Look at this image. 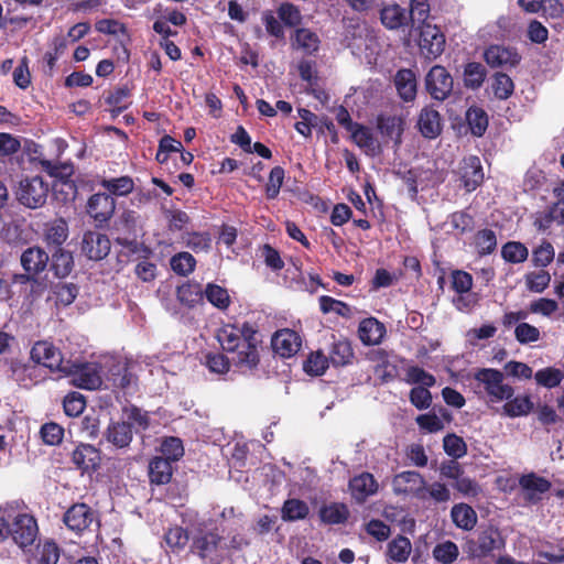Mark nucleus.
<instances>
[{"label":"nucleus","mask_w":564,"mask_h":564,"mask_svg":"<svg viewBox=\"0 0 564 564\" xmlns=\"http://www.w3.org/2000/svg\"><path fill=\"white\" fill-rule=\"evenodd\" d=\"M217 339L224 350L232 352V364L241 371H251L257 368L260 357L258 332L252 325L243 323L225 325L217 333Z\"/></svg>","instance_id":"nucleus-1"},{"label":"nucleus","mask_w":564,"mask_h":564,"mask_svg":"<svg viewBox=\"0 0 564 564\" xmlns=\"http://www.w3.org/2000/svg\"><path fill=\"white\" fill-rule=\"evenodd\" d=\"M476 389L489 403H500L514 394V389L505 382V375L494 368H480L474 373Z\"/></svg>","instance_id":"nucleus-2"},{"label":"nucleus","mask_w":564,"mask_h":564,"mask_svg":"<svg viewBox=\"0 0 564 564\" xmlns=\"http://www.w3.org/2000/svg\"><path fill=\"white\" fill-rule=\"evenodd\" d=\"M48 192V183L41 176H33L22 180L15 194L23 206L35 209L45 204Z\"/></svg>","instance_id":"nucleus-3"},{"label":"nucleus","mask_w":564,"mask_h":564,"mask_svg":"<svg viewBox=\"0 0 564 564\" xmlns=\"http://www.w3.org/2000/svg\"><path fill=\"white\" fill-rule=\"evenodd\" d=\"M193 550L209 564H220L229 555V547L214 532L202 533L193 541Z\"/></svg>","instance_id":"nucleus-4"},{"label":"nucleus","mask_w":564,"mask_h":564,"mask_svg":"<svg viewBox=\"0 0 564 564\" xmlns=\"http://www.w3.org/2000/svg\"><path fill=\"white\" fill-rule=\"evenodd\" d=\"M63 373L69 376L70 382L82 389L95 390L102 383L100 370L96 364H76L69 360Z\"/></svg>","instance_id":"nucleus-5"},{"label":"nucleus","mask_w":564,"mask_h":564,"mask_svg":"<svg viewBox=\"0 0 564 564\" xmlns=\"http://www.w3.org/2000/svg\"><path fill=\"white\" fill-rule=\"evenodd\" d=\"M502 544L500 532L494 527H487L480 529L476 538L467 540L466 552L470 557L481 558L500 549Z\"/></svg>","instance_id":"nucleus-6"},{"label":"nucleus","mask_w":564,"mask_h":564,"mask_svg":"<svg viewBox=\"0 0 564 564\" xmlns=\"http://www.w3.org/2000/svg\"><path fill=\"white\" fill-rule=\"evenodd\" d=\"M31 359L36 366H44L51 370L64 372L69 360L64 359L62 352L52 343L46 340L37 341L31 349Z\"/></svg>","instance_id":"nucleus-7"},{"label":"nucleus","mask_w":564,"mask_h":564,"mask_svg":"<svg viewBox=\"0 0 564 564\" xmlns=\"http://www.w3.org/2000/svg\"><path fill=\"white\" fill-rule=\"evenodd\" d=\"M424 477L414 470H405L392 478V489L395 495H403L424 500Z\"/></svg>","instance_id":"nucleus-8"},{"label":"nucleus","mask_w":564,"mask_h":564,"mask_svg":"<svg viewBox=\"0 0 564 564\" xmlns=\"http://www.w3.org/2000/svg\"><path fill=\"white\" fill-rule=\"evenodd\" d=\"M37 523L32 516L18 514L11 522L10 536L23 551L31 546L37 536Z\"/></svg>","instance_id":"nucleus-9"},{"label":"nucleus","mask_w":564,"mask_h":564,"mask_svg":"<svg viewBox=\"0 0 564 564\" xmlns=\"http://www.w3.org/2000/svg\"><path fill=\"white\" fill-rule=\"evenodd\" d=\"M425 86L436 100H445L453 90V77L444 66H433L426 75Z\"/></svg>","instance_id":"nucleus-10"},{"label":"nucleus","mask_w":564,"mask_h":564,"mask_svg":"<svg viewBox=\"0 0 564 564\" xmlns=\"http://www.w3.org/2000/svg\"><path fill=\"white\" fill-rule=\"evenodd\" d=\"M420 50L425 58H437L445 47V36L436 25L425 24L420 34Z\"/></svg>","instance_id":"nucleus-11"},{"label":"nucleus","mask_w":564,"mask_h":564,"mask_svg":"<svg viewBox=\"0 0 564 564\" xmlns=\"http://www.w3.org/2000/svg\"><path fill=\"white\" fill-rule=\"evenodd\" d=\"M109 238L97 231H87L83 236L82 252L94 261H99L106 258L110 251Z\"/></svg>","instance_id":"nucleus-12"},{"label":"nucleus","mask_w":564,"mask_h":564,"mask_svg":"<svg viewBox=\"0 0 564 564\" xmlns=\"http://www.w3.org/2000/svg\"><path fill=\"white\" fill-rule=\"evenodd\" d=\"M116 200L109 194H94L87 203L88 215L98 224L107 223L113 215Z\"/></svg>","instance_id":"nucleus-13"},{"label":"nucleus","mask_w":564,"mask_h":564,"mask_svg":"<svg viewBox=\"0 0 564 564\" xmlns=\"http://www.w3.org/2000/svg\"><path fill=\"white\" fill-rule=\"evenodd\" d=\"M107 381L115 388L131 393L137 386V378L133 372V365L126 361H117L109 369Z\"/></svg>","instance_id":"nucleus-14"},{"label":"nucleus","mask_w":564,"mask_h":564,"mask_svg":"<svg viewBox=\"0 0 564 564\" xmlns=\"http://www.w3.org/2000/svg\"><path fill=\"white\" fill-rule=\"evenodd\" d=\"M94 521V512L85 503L72 506L64 514V523L75 532H83Z\"/></svg>","instance_id":"nucleus-15"},{"label":"nucleus","mask_w":564,"mask_h":564,"mask_svg":"<svg viewBox=\"0 0 564 564\" xmlns=\"http://www.w3.org/2000/svg\"><path fill=\"white\" fill-rule=\"evenodd\" d=\"M519 484L523 490L525 500L533 503L540 501L542 495L547 492L551 488V482L546 478L540 477L533 473L523 475Z\"/></svg>","instance_id":"nucleus-16"},{"label":"nucleus","mask_w":564,"mask_h":564,"mask_svg":"<svg viewBox=\"0 0 564 564\" xmlns=\"http://www.w3.org/2000/svg\"><path fill=\"white\" fill-rule=\"evenodd\" d=\"M484 57L491 67H513L520 62V56L514 50L500 45L489 46Z\"/></svg>","instance_id":"nucleus-17"},{"label":"nucleus","mask_w":564,"mask_h":564,"mask_svg":"<svg viewBox=\"0 0 564 564\" xmlns=\"http://www.w3.org/2000/svg\"><path fill=\"white\" fill-rule=\"evenodd\" d=\"M301 347L299 335L291 329H282L272 337L273 350L283 358L295 355Z\"/></svg>","instance_id":"nucleus-18"},{"label":"nucleus","mask_w":564,"mask_h":564,"mask_svg":"<svg viewBox=\"0 0 564 564\" xmlns=\"http://www.w3.org/2000/svg\"><path fill=\"white\" fill-rule=\"evenodd\" d=\"M72 460L83 471H94L98 468L101 457L95 446L79 444L73 452Z\"/></svg>","instance_id":"nucleus-19"},{"label":"nucleus","mask_w":564,"mask_h":564,"mask_svg":"<svg viewBox=\"0 0 564 564\" xmlns=\"http://www.w3.org/2000/svg\"><path fill=\"white\" fill-rule=\"evenodd\" d=\"M462 181L467 192L475 191L484 181V172L480 159L470 155L463 161Z\"/></svg>","instance_id":"nucleus-20"},{"label":"nucleus","mask_w":564,"mask_h":564,"mask_svg":"<svg viewBox=\"0 0 564 564\" xmlns=\"http://www.w3.org/2000/svg\"><path fill=\"white\" fill-rule=\"evenodd\" d=\"M351 497L359 503L375 495L378 490V484L375 477L369 473H362L355 476L349 481Z\"/></svg>","instance_id":"nucleus-21"},{"label":"nucleus","mask_w":564,"mask_h":564,"mask_svg":"<svg viewBox=\"0 0 564 564\" xmlns=\"http://www.w3.org/2000/svg\"><path fill=\"white\" fill-rule=\"evenodd\" d=\"M417 128L422 135L427 139H435L442 132V119L437 110L425 107L421 110L417 119Z\"/></svg>","instance_id":"nucleus-22"},{"label":"nucleus","mask_w":564,"mask_h":564,"mask_svg":"<svg viewBox=\"0 0 564 564\" xmlns=\"http://www.w3.org/2000/svg\"><path fill=\"white\" fill-rule=\"evenodd\" d=\"M380 20L389 30H398L410 23V14L398 3H388L380 11Z\"/></svg>","instance_id":"nucleus-23"},{"label":"nucleus","mask_w":564,"mask_h":564,"mask_svg":"<svg viewBox=\"0 0 564 564\" xmlns=\"http://www.w3.org/2000/svg\"><path fill=\"white\" fill-rule=\"evenodd\" d=\"M11 371L12 378L24 388H30L42 380L41 369L35 364L13 361Z\"/></svg>","instance_id":"nucleus-24"},{"label":"nucleus","mask_w":564,"mask_h":564,"mask_svg":"<svg viewBox=\"0 0 564 564\" xmlns=\"http://www.w3.org/2000/svg\"><path fill=\"white\" fill-rule=\"evenodd\" d=\"M48 260V254L39 247L28 248L21 256L24 271L36 276L46 269Z\"/></svg>","instance_id":"nucleus-25"},{"label":"nucleus","mask_w":564,"mask_h":564,"mask_svg":"<svg viewBox=\"0 0 564 564\" xmlns=\"http://www.w3.org/2000/svg\"><path fill=\"white\" fill-rule=\"evenodd\" d=\"M384 334V325L375 317L365 318L358 327L360 340L368 346L380 344Z\"/></svg>","instance_id":"nucleus-26"},{"label":"nucleus","mask_w":564,"mask_h":564,"mask_svg":"<svg viewBox=\"0 0 564 564\" xmlns=\"http://www.w3.org/2000/svg\"><path fill=\"white\" fill-rule=\"evenodd\" d=\"M394 86L402 100H414L416 96V76L413 70L408 68L398 70L394 76Z\"/></svg>","instance_id":"nucleus-27"},{"label":"nucleus","mask_w":564,"mask_h":564,"mask_svg":"<svg viewBox=\"0 0 564 564\" xmlns=\"http://www.w3.org/2000/svg\"><path fill=\"white\" fill-rule=\"evenodd\" d=\"M104 436L117 448H123L129 446L132 441V430L129 423L116 422L109 424Z\"/></svg>","instance_id":"nucleus-28"},{"label":"nucleus","mask_w":564,"mask_h":564,"mask_svg":"<svg viewBox=\"0 0 564 564\" xmlns=\"http://www.w3.org/2000/svg\"><path fill=\"white\" fill-rule=\"evenodd\" d=\"M292 46L304 54L312 55L319 48V37L308 29H297L291 39Z\"/></svg>","instance_id":"nucleus-29"},{"label":"nucleus","mask_w":564,"mask_h":564,"mask_svg":"<svg viewBox=\"0 0 564 564\" xmlns=\"http://www.w3.org/2000/svg\"><path fill=\"white\" fill-rule=\"evenodd\" d=\"M411 541L403 535L392 539L387 545V557L389 562L405 563L411 554Z\"/></svg>","instance_id":"nucleus-30"},{"label":"nucleus","mask_w":564,"mask_h":564,"mask_svg":"<svg viewBox=\"0 0 564 564\" xmlns=\"http://www.w3.org/2000/svg\"><path fill=\"white\" fill-rule=\"evenodd\" d=\"M173 474L172 463L163 457L156 456L149 464V476L152 484H167Z\"/></svg>","instance_id":"nucleus-31"},{"label":"nucleus","mask_w":564,"mask_h":564,"mask_svg":"<svg viewBox=\"0 0 564 564\" xmlns=\"http://www.w3.org/2000/svg\"><path fill=\"white\" fill-rule=\"evenodd\" d=\"M451 517L455 525L459 529L469 531L477 523L476 511L466 503H458L452 508Z\"/></svg>","instance_id":"nucleus-32"},{"label":"nucleus","mask_w":564,"mask_h":564,"mask_svg":"<svg viewBox=\"0 0 564 564\" xmlns=\"http://www.w3.org/2000/svg\"><path fill=\"white\" fill-rule=\"evenodd\" d=\"M308 513V505L305 501L296 498L285 500L281 508V518L286 522L304 520Z\"/></svg>","instance_id":"nucleus-33"},{"label":"nucleus","mask_w":564,"mask_h":564,"mask_svg":"<svg viewBox=\"0 0 564 564\" xmlns=\"http://www.w3.org/2000/svg\"><path fill=\"white\" fill-rule=\"evenodd\" d=\"M378 128L383 135L394 140L395 143H400L404 130V120L399 116H380Z\"/></svg>","instance_id":"nucleus-34"},{"label":"nucleus","mask_w":564,"mask_h":564,"mask_svg":"<svg viewBox=\"0 0 564 564\" xmlns=\"http://www.w3.org/2000/svg\"><path fill=\"white\" fill-rule=\"evenodd\" d=\"M349 510L345 503L332 502L325 505L319 510V518L322 522L327 524H341L347 521Z\"/></svg>","instance_id":"nucleus-35"},{"label":"nucleus","mask_w":564,"mask_h":564,"mask_svg":"<svg viewBox=\"0 0 564 564\" xmlns=\"http://www.w3.org/2000/svg\"><path fill=\"white\" fill-rule=\"evenodd\" d=\"M204 296L213 306L220 311H226L231 303V299L227 289L215 283H208L206 285L205 290L203 291V297Z\"/></svg>","instance_id":"nucleus-36"},{"label":"nucleus","mask_w":564,"mask_h":564,"mask_svg":"<svg viewBox=\"0 0 564 564\" xmlns=\"http://www.w3.org/2000/svg\"><path fill=\"white\" fill-rule=\"evenodd\" d=\"M50 301H53L56 306L70 305L78 293V289L73 283H57L52 288Z\"/></svg>","instance_id":"nucleus-37"},{"label":"nucleus","mask_w":564,"mask_h":564,"mask_svg":"<svg viewBox=\"0 0 564 564\" xmlns=\"http://www.w3.org/2000/svg\"><path fill=\"white\" fill-rule=\"evenodd\" d=\"M505 402L506 403L502 406V414L509 417L527 415L533 408V403L528 395L510 398L509 400H505Z\"/></svg>","instance_id":"nucleus-38"},{"label":"nucleus","mask_w":564,"mask_h":564,"mask_svg":"<svg viewBox=\"0 0 564 564\" xmlns=\"http://www.w3.org/2000/svg\"><path fill=\"white\" fill-rule=\"evenodd\" d=\"M74 267V260L70 252L58 249L52 256L51 269L57 278L67 276Z\"/></svg>","instance_id":"nucleus-39"},{"label":"nucleus","mask_w":564,"mask_h":564,"mask_svg":"<svg viewBox=\"0 0 564 564\" xmlns=\"http://www.w3.org/2000/svg\"><path fill=\"white\" fill-rule=\"evenodd\" d=\"M354 351L350 344L343 339L335 341L329 351V360L334 366H346L352 361Z\"/></svg>","instance_id":"nucleus-40"},{"label":"nucleus","mask_w":564,"mask_h":564,"mask_svg":"<svg viewBox=\"0 0 564 564\" xmlns=\"http://www.w3.org/2000/svg\"><path fill=\"white\" fill-rule=\"evenodd\" d=\"M100 185L111 195L124 196L134 188L133 180L130 176H120L115 178H104Z\"/></svg>","instance_id":"nucleus-41"},{"label":"nucleus","mask_w":564,"mask_h":564,"mask_svg":"<svg viewBox=\"0 0 564 564\" xmlns=\"http://www.w3.org/2000/svg\"><path fill=\"white\" fill-rule=\"evenodd\" d=\"M177 300L192 307L203 300V290L197 283H184L176 290Z\"/></svg>","instance_id":"nucleus-42"},{"label":"nucleus","mask_w":564,"mask_h":564,"mask_svg":"<svg viewBox=\"0 0 564 564\" xmlns=\"http://www.w3.org/2000/svg\"><path fill=\"white\" fill-rule=\"evenodd\" d=\"M161 456L171 463L180 460L184 455L183 442L178 437H165L161 442Z\"/></svg>","instance_id":"nucleus-43"},{"label":"nucleus","mask_w":564,"mask_h":564,"mask_svg":"<svg viewBox=\"0 0 564 564\" xmlns=\"http://www.w3.org/2000/svg\"><path fill=\"white\" fill-rule=\"evenodd\" d=\"M534 379L539 386L552 389L560 386L564 379V371L558 368L546 367L538 370L534 373Z\"/></svg>","instance_id":"nucleus-44"},{"label":"nucleus","mask_w":564,"mask_h":564,"mask_svg":"<svg viewBox=\"0 0 564 564\" xmlns=\"http://www.w3.org/2000/svg\"><path fill=\"white\" fill-rule=\"evenodd\" d=\"M433 557L442 564H453L459 555L458 546L447 540L436 544L433 549Z\"/></svg>","instance_id":"nucleus-45"},{"label":"nucleus","mask_w":564,"mask_h":564,"mask_svg":"<svg viewBox=\"0 0 564 564\" xmlns=\"http://www.w3.org/2000/svg\"><path fill=\"white\" fill-rule=\"evenodd\" d=\"M466 120L469 124L471 133L481 137L488 127L487 113L477 107L469 108L466 112Z\"/></svg>","instance_id":"nucleus-46"},{"label":"nucleus","mask_w":564,"mask_h":564,"mask_svg":"<svg viewBox=\"0 0 564 564\" xmlns=\"http://www.w3.org/2000/svg\"><path fill=\"white\" fill-rule=\"evenodd\" d=\"M68 237V227L65 220L57 219L46 225L45 240L48 243L61 246Z\"/></svg>","instance_id":"nucleus-47"},{"label":"nucleus","mask_w":564,"mask_h":564,"mask_svg":"<svg viewBox=\"0 0 564 564\" xmlns=\"http://www.w3.org/2000/svg\"><path fill=\"white\" fill-rule=\"evenodd\" d=\"M59 558V550L54 542L46 541L36 546L33 561L36 564H56Z\"/></svg>","instance_id":"nucleus-48"},{"label":"nucleus","mask_w":564,"mask_h":564,"mask_svg":"<svg viewBox=\"0 0 564 564\" xmlns=\"http://www.w3.org/2000/svg\"><path fill=\"white\" fill-rule=\"evenodd\" d=\"M502 258L510 263H521L528 259V248L518 241H509L501 249Z\"/></svg>","instance_id":"nucleus-49"},{"label":"nucleus","mask_w":564,"mask_h":564,"mask_svg":"<svg viewBox=\"0 0 564 564\" xmlns=\"http://www.w3.org/2000/svg\"><path fill=\"white\" fill-rule=\"evenodd\" d=\"M166 545L173 552H181L187 545L189 536L185 529L182 527H173L164 534Z\"/></svg>","instance_id":"nucleus-50"},{"label":"nucleus","mask_w":564,"mask_h":564,"mask_svg":"<svg viewBox=\"0 0 564 564\" xmlns=\"http://www.w3.org/2000/svg\"><path fill=\"white\" fill-rule=\"evenodd\" d=\"M196 260L189 252H180L171 258L172 270L180 275H188L195 269Z\"/></svg>","instance_id":"nucleus-51"},{"label":"nucleus","mask_w":564,"mask_h":564,"mask_svg":"<svg viewBox=\"0 0 564 564\" xmlns=\"http://www.w3.org/2000/svg\"><path fill=\"white\" fill-rule=\"evenodd\" d=\"M486 77L485 67L480 63H468L464 72L465 85L469 88H478L482 85Z\"/></svg>","instance_id":"nucleus-52"},{"label":"nucleus","mask_w":564,"mask_h":564,"mask_svg":"<svg viewBox=\"0 0 564 564\" xmlns=\"http://www.w3.org/2000/svg\"><path fill=\"white\" fill-rule=\"evenodd\" d=\"M475 245L479 254H490L497 247V237L491 229L479 230L475 237Z\"/></svg>","instance_id":"nucleus-53"},{"label":"nucleus","mask_w":564,"mask_h":564,"mask_svg":"<svg viewBox=\"0 0 564 564\" xmlns=\"http://www.w3.org/2000/svg\"><path fill=\"white\" fill-rule=\"evenodd\" d=\"M513 82L512 79L503 74V73H497L494 77L492 82V90L497 98L499 99H507L509 98L513 93Z\"/></svg>","instance_id":"nucleus-54"},{"label":"nucleus","mask_w":564,"mask_h":564,"mask_svg":"<svg viewBox=\"0 0 564 564\" xmlns=\"http://www.w3.org/2000/svg\"><path fill=\"white\" fill-rule=\"evenodd\" d=\"M63 406L66 415L75 417L83 413L86 408V401L83 394L72 392L64 398Z\"/></svg>","instance_id":"nucleus-55"},{"label":"nucleus","mask_w":564,"mask_h":564,"mask_svg":"<svg viewBox=\"0 0 564 564\" xmlns=\"http://www.w3.org/2000/svg\"><path fill=\"white\" fill-rule=\"evenodd\" d=\"M405 376L409 383L421 384L422 387H433L435 384L434 376L417 366L409 367L405 370Z\"/></svg>","instance_id":"nucleus-56"},{"label":"nucleus","mask_w":564,"mask_h":564,"mask_svg":"<svg viewBox=\"0 0 564 564\" xmlns=\"http://www.w3.org/2000/svg\"><path fill=\"white\" fill-rule=\"evenodd\" d=\"M183 240L186 247L194 252L208 251L212 246V239L208 234L191 232L187 234Z\"/></svg>","instance_id":"nucleus-57"},{"label":"nucleus","mask_w":564,"mask_h":564,"mask_svg":"<svg viewBox=\"0 0 564 564\" xmlns=\"http://www.w3.org/2000/svg\"><path fill=\"white\" fill-rule=\"evenodd\" d=\"M514 337L521 345H527L540 339V330L529 323H519L514 328Z\"/></svg>","instance_id":"nucleus-58"},{"label":"nucleus","mask_w":564,"mask_h":564,"mask_svg":"<svg viewBox=\"0 0 564 564\" xmlns=\"http://www.w3.org/2000/svg\"><path fill=\"white\" fill-rule=\"evenodd\" d=\"M551 275L546 271L530 272L525 276L527 288L531 292L541 293L550 284Z\"/></svg>","instance_id":"nucleus-59"},{"label":"nucleus","mask_w":564,"mask_h":564,"mask_svg":"<svg viewBox=\"0 0 564 564\" xmlns=\"http://www.w3.org/2000/svg\"><path fill=\"white\" fill-rule=\"evenodd\" d=\"M40 433L43 442L52 446L59 444L64 437V429L54 422L45 423Z\"/></svg>","instance_id":"nucleus-60"},{"label":"nucleus","mask_w":564,"mask_h":564,"mask_svg":"<svg viewBox=\"0 0 564 564\" xmlns=\"http://www.w3.org/2000/svg\"><path fill=\"white\" fill-rule=\"evenodd\" d=\"M283 181L284 170L281 166H274L270 172L265 186V194L269 199H274L279 195Z\"/></svg>","instance_id":"nucleus-61"},{"label":"nucleus","mask_w":564,"mask_h":564,"mask_svg":"<svg viewBox=\"0 0 564 564\" xmlns=\"http://www.w3.org/2000/svg\"><path fill=\"white\" fill-rule=\"evenodd\" d=\"M328 367V358L322 352L317 351L311 354L304 364V370L314 376H321L325 372Z\"/></svg>","instance_id":"nucleus-62"},{"label":"nucleus","mask_w":564,"mask_h":564,"mask_svg":"<svg viewBox=\"0 0 564 564\" xmlns=\"http://www.w3.org/2000/svg\"><path fill=\"white\" fill-rule=\"evenodd\" d=\"M497 333V327L494 324H484L480 327L470 328L466 333L468 343L477 346L479 340L492 338Z\"/></svg>","instance_id":"nucleus-63"},{"label":"nucleus","mask_w":564,"mask_h":564,"mask_svg":"<svg viewBox=\"0 0 564 564\" xmlns=\"http://www.w3.org/2000/svg\"><path fill=\"white\" fill-rule=\"evenodd\" d=\"M278 17L288 26H295L302 20L300 10L292 3H282L278 9Z\"/></svg>","instance_id":"nucleus-64"}]
</instances>
